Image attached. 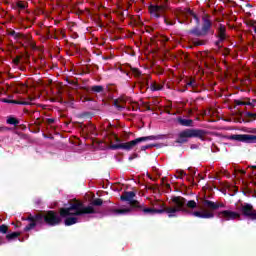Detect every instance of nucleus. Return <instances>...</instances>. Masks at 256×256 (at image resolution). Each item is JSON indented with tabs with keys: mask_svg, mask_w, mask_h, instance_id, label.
<instances>
[{
	"mask_svg": "<svg viewBox=\"0 0 256 256\" xmlns=\"http://www.w3.org/2000/svg\"><path fill=\"white\" fill-rule=\"evenodd\" d=\"M95 213L93 205L85 206L83 203L77 201L71 203L68 208L60 209V216L65 219V225H75L79 222V218L83 215H91Z\"/></svg>",
	"mask_w": 256,
	"mask_h": 256,
	"instance_id": "obj_1",
	"label": "nucleus"
},
{
	"mask_svg": "<svg viewBox=\"0 0 256 256\" xmlns=\"http://www.w3.org/2000/svg\"><path fill=\"white\" fill-rule=\"evenodd\" d=\"M185 205V200L181 197H172L171 198V206H165V204H161L160 209H156L154 207H146L138 204L136 209H140L143 215H161L162 213H167L168 217H177V213L182 211Z\"/></svg>",
	"mask_w": 256,
	"mask_h": 256,
	"instance_id": "obj_2",
	"label": "nucleus"
},
{
	"mask_svg": "<svg viewBox=\"0 0 256 256\" xmlns=\"http://www.w3.org/2000/svg\"><path fill=\"white\" fill-rule=\"evenodd\" d=\"M157 139H159V137L157 136L140 137L126 143L112 144L110 145V149H113V150L124 149V151H131V149L137 147L139 143H144L145 141H155Z\"/></svg>",
	"mask_w": 256,
	"mask_h": 256,
	"instance_id": "obj_3",
	"label": "nucleus"
},
{
	"mask_svg": "<svg viewBox=\"0 0 256 256\" xmlns=\"http://www.w3.org/2000/svg\"><path fill=\"white\" fill-rule=\"evenodd\" d=\"M207 132L200 129H185L178 134L177 143H187L190 139L197 137L198 139H204Z\"/></svg>",
	"mask_w": 256,
	"mask_h": 256,
	"instance_id": "obj_4",
	"label": "nucleus"
},
{
	"mask_svg": "<svg viewBox=\"0 0 256 256\" xmlns=\"http://www.w3.org/2000/svg\"><path fill=\"white\" fill-rule=\"evenodd\" d=\"M42 217L43 221L47 225H51L52 227H54L55 225H59V223H61V216H59V214H57V212L55 211H48L47 213L42 215Z\"/></svg>",
	"mask_w": 256,
	"mask_h": 256,
	"instance_id": "obj_5",
	"label": "nucleus"
},
{
	"mask_svg": "<svg viewBox=\"0 0 256 256\" xmlns=\"http://www.w3.org/2000/svg\"><path fill=\"white\" fill-rule=\"evenodd\" d=\"M218 217L223 221H235V219H241V213L233 210H223L218 213Z\"/></svg>",
	"mask_w": 256,
	"mask_h": 256,
	"instance_id": "obj_6",
	"label": "nucleus"
},
{
	"mask_svg": "<svg viewBox=\"0 0 256 256\" xmlns=\"http://www.w3.org/2000/svg\"><path fill=\"white\" fill-rule=\"evenodd\" d=\"M240 212L244 217H249L252 221H256V210L253 208V205L249 203L241 204Z\"/></svg>",
	"mask_w": 256,
	"mask_h": 256,
	"instance_id": "obj_7",
	"label": "nucleus"
},
{
	"mask_svg": "<svg viewBox=\"0 0 256 256\" xmlns=\"http://www.w3.org/2000/svg\"><path fill=\"white\" fill-rule=\"evenodd\" d=\"M121 201H128L130 207H139V201L135 200V192H124L120 197Z\"/></svg>",
	"mask_w": 256,
	"mask_h": 256,
	"instance_id": "obj_8",
	"label": "nucleus"
},
{
	"mask_svg": "<svg viewBox=\"0 0 256 256\" xmlns=\"http://www.w3.org/2000/svg\"><path fill=\"white\" fill-rule=\"evenodd\" d=\"M176 197H180L181 199L184 200V206L181 210L178 211V213H191L189 209H195V207H197V202H195L194 200H190L187 202V200L181 196Z\"/></svg>",
	"mask_w": 256,
	"mask_h": 256,
	"instance_id": "obj_9",
	"label": "nucleus"
},
{
	"mask_svg": "<svg viewBox=\"0 0 256 256\" xmlns=\"http://www.w3.org/2000/svg\"><path fill=\"white\" fill-rule=\"evenodd\" d=\"M190 215L199 217L200 219H213V217H215V214L208 210L190 212Z\"/></svg>",
	"mask_w": 256,
	"mask_h": 256,
	"instance_id": "obj_10",
	"label": "nucleus"
},
{
	"mask_svg": "<svg viewBox=\"0 0 256 256\" xmlns=\"http://www.w3.org/2000/svg\"><path fill=\"white\" fill-rule=\"evenodd\" d=\"M149 12L152 17H161L165 13V7L163 6H150Z\"/></svg>",
	"mask_w": 256,
	"mask_h": 256,
	"instance_id": "obj_11",
	"label": "nucleus"
},
{
	"mask_svg": "<svg viewBox=\"0 0 256 256\" xmlns=\"http://www.w3.org/2000/svg\"><path fill=\"white\" fill-rule=\"evenodd\" d=\"M204 206L207 207L208 209H212V211H215V210L219 209V207H223V204H219L217 202L206 200V201H204Z\"/></svg>",
	"mask_w": 256,
	"mask_h": 256,
	"instance_id": "obj_12",
	"label": "nucleus"
},
{
	"mask_svg": "<svg viewBox=\"0 0 256 256\" xmlns=\"http://www.w3.org/2000/svg\"><path fill=\"white\" fill-rule=\"evenodd\" d=\"M131 211H133L132 207H122L119 209L112 210V213H114V215H127V213H131Z\"/></svg>",
	"mask_w": 256,
	"mask_h": 256,
	"instance_id": "obj_13",
	"label": "nucleus"
},
{
	"mask_svg": "<svg viewBox=\"0 0 256 256\" xmlns=\"http://www.w3.org/2000/svg\"><path fill=\"white\" fill-rule=\"evenodd\" d=\"M225 31H226L225 26L222 24H219L218 26L219 41L216 42V45H219L220 41H225V37H226Z\"/></svg>",
	"mask_w": 256,
	"mask_h": 256,
	"instance_id": "obj_14",
	"label": "nucleus"
},
{
	"mask_svg": "<svg viewBox=\"0 0 256 256\" xmlns=\"http://www.w3.org/2000/svg\"><path fill=\"white\" fill-rule=\"evenodd\" d=\"M2 103H13L14 105H31V102L29 101H17V100H11L7 98H3Z\"/></svg>",
	"mask_w": 256,
	"mask_h": 256,
	"instance_id": "obj_15",
	"label": "nucleus"
},
{
	"mask_svg": "<svg viewBox=\"0 0 256 256\" xmlns=\"http://www.w3.org/2000/svg\"><path fill=\"white\" fill-rule=\"evenodd\" d=\"M178 123L179 125H182V127H193L192 119L178 118Z\"/></svg>",
	"mask_w": 256,
	"mask_h": 256,
	"instance_id": "obj_16",
	"label": "nucleus"
},
{
	"mask_svg": "<svg viewBox=\"0 0 256 256\" xmlns=\"http://www.w3.org/2000/svg\"><path fill=\"white\" fill-rule=\"evenodd\" d=\"M209 29H211V21L204 19V24L202 27V33L203 35H207Z\"/></svg>",
	"mask_w": 256,
	"mask_h": 256,
	"instance_id": "obj_17",
	"label": "nucleus"
},
{
	"mask_svg": "<svg viewBox=\"0 0 256 256\" xmlns=\"http://www.w3.org/2000/svg\"><path fill=\"white\" fill-rule=\"evenodd\" d=\"M27 221H31V223L38 222L43 223V215L29 216Z\"/></svg>",
	"mask_w": 256,
	"mask_h": 256,
	"instance_id": "obj_18",
	"label": "nucleus"
},
{
	"mask_svg": "<svg viewBox=\"0 0 256 256\" xmlns=\"http://www.w3.org/2000/svg\"><path fill=\"white\" fill-rule=\"evenodd\" d=\"M21 235V232H12L10 234L6 235L7 241H13L14 239H17Z\"/></svg>",
	"mask_w": 256,
	"mask_h": 256,
	"instance_id": "obj_19",
	"label": "nucleus"
},
{
	"mask_svg": "<svg viewBox=\"0 0 256 256\" xmlns=\"http://www.w3.org/2000/svg\"><path fill=\"white\" fill-rule=\"evenodd\" d=\"M6 122L8 125H15V126L19 125V120L12 116L8 117Z\"/></svg>",
	"mask_w": 256,
	"mask_h": 256,
	"instance_id": "obj_20",
	"label": "nucleus"
},
{
	"mask_svg": "<svg viewBox=\"0 0 256 256\" xmlns=\"http://www.w3.org/2000/svg\"><path fill=\"white\" fill-rule=\"evenodd\" d=\"M192 35H196V37H201L203 34V30H199L198 28H194L193 30L190 31Z\"/></svg>",
	"mask_w": 256,
	"mask_h": 256,
	"instance_id": "obj_21",
	"label": "nucleus"
},
{
	"mask_svg": "<svg viewBox=\"0 0 256 256\" xmlns=\"http://www.w3.org/2000/svg\"><path fill=\"white\" fill-rule=\"evenodd\" d=\"M36 226L37 222H31L24 228V231H31V229H35Z\"/></svg>",
	"mask_w": 256,
	"mask_h": 256,
	"instance_id": "obj_22",
	"label": "nucleus"
},
{
	"mask_svg": "<svg viewBox=\"0 0 256 256\" xmlns=\"http://www.w3.org/2000/svg\"><path fill=\"white\" fill-rule=\"evenodd\" d=\"M151 89L152 91H161L163 89V86L159 84H152Z\"/></svg>",
	"mask_w": 256,
	"mask_h": 256,
	"instance_id": "obj_23",
	"label": "nucleus"
},
{
	"mask_svg": "<svg viewBox=\"0 0 256 256\" xmlns=\"http://www.w3.org/2000/svg\"><path fill=\"white\" fill-rule=\"evenodd\" d=\"M187 15H191L196 20V23H199V18H197V15L191 11V9H186Z\"/></svg>",
	"mask_w": 256,
	"mask_h": 256,
	"instance_id": "obj_24",
	"label": "nucleus"
},
{
	"mask_svg": "<svg viewBox=\"0 0 256 256\" xmlns=\"http://www.w3.org/2000/svg\"><path fill=\"white\" fill-rule=\"evenodd\" d=\"M8 231H9V227L7 225L0 226V233L7 234Z\"/></svg>",
	"mask_w": 256,
	"mask_h": 256,
	"instance_id": "obj_25",
	"label": "nucleus"
},
{
	"mask_svg": "<svg viewBox=\"0 0 256 256\" xmlns=\"http://www.w3.org/2000/svg\"><path fill=\"white\" fill-rule=\"evenodd\" d=\"M91 89L95 93H101V91H103V86H93Z\"/></svg>",
	"mask_w": 256,
	"mask_h": 256,
	"instance_id": "obj_26",
	"label": "nucleus"
},
{
	"mask_svg": "<svg viewBox=\"0 0 256 256\" xmlns=\"http://www.w3.org/2000/svg\"><path fill=\"white\" fill-rule=\"evenodd\" d=\"M92 205H95V206L99 207V206L103 205V200L97 198V199H95V200L92 202Z\"/></svg>",
	"mask_w": 256,
	"mask_h": 256,
	"instance_id": "obj_27",
	"label": "nucleus"
},
{
	"mask_svg": "<svg viewBox=\"0 0 256 256\" xmlns=\"http://www.w3.org/2000/svg\"><path fill=\"white\" fill-rule=\"evenodd\" d=\"M16 7H18V9H25L26 4L20 1L16 3Z\"/></svg>",
	"mask_w": 256,
	"mask_h": 256,
	"instance_id": "obj_28",
	"label": "nucleus"
},
{
	"mask_svg": "<svg viewBox=\"0 0 256 256\" xmlns=\"http://www.w3.org/2000/svg\"><path fill=\"white\" fill-rule=\"evenodd\" d=\"M151 147H155V145H145L141 147V151H147V149H151Z\"/></svg>",
	"mask_w": 256,
	"mask_h": 256,
	"instance_id": "obj_29",
	"label": "nucleus"
},
{
	"mask_svg": "<svg viewBox=\"0 0 256 256\" xmlns=\"http://www.w3.org/2000/svg\"><path fill=\"white\" fill-rule=\"evenodd\" d=\"M234 103L236 105H246V102L245 101H241V100H235Z\"/></svg>",
	"mask_w": 256,
	"mask_h": 256,
	"instance_id": "obj_30",
	"label": "nucleus"
},
{
	"mask_svg": "<svg viewBox=\"0 0 256 256\" xmlns=\"http://www.w3.org/2000/svg\"><path fill=\"white\" fill-rule=\"evenodd\" d=\"M246 115H247V117L256 119V114L255 113L247 112Z\"/></svg>",
	"mask_w": 256,
	"mask_h": 256,
	"instance_id": "obj_31",
	"label": "nucleus"
},
{
	"mask_svg": "<svg viewBox=\"0 0 256 256\" xmlns=\"http://www.w3.org/2000/svg\"><path fill=\"white\" fill-rule=\"evenodd\" d=\"M133 73L134 75H136V77H139L141 75V72L138 69H133Z\"/></svg>",
	"mask_w": 256,
	"mask_h": 256,
	"instance_id": "obj_32",
	"label": "nucleus"
},
{
	"mask_svg": "<svg viewBox=\"0 0 256 256\" xmlns=\"http://www.w3.org/2000/svg\"><path fill=\"white\" fill-rule=\"evenodd\" d=\"M115 107H117V109H119V111H121V109H125V106L119 105V104H117V102H115Z\"/></svg>",
	"mask_w": 256,
	"mask_h": 256,
	"instance_id": "obj_33",
	"label": "nucleus"
},
{
	"mask_svg": "<svg viewBox=\"0 0 256 256\" xmlns=\"http://www.w3.org/2000/svg\"><path fill=\"white\" fill-rule=\"evenodd\" d=\"M3 131H9V127H7V126H1V127H0V132H3Z\"/></svg>",
	"mask_w": 256,
	"mask_h": 256,
	"instance_id": "obj_34",
	"label": "nucleus"
},
{
	"mask_svg": "<svg viewBox=\"0 0 256 256\" xmlns=\"http://www.w3.org/2000/svg\"><path fill=\"white\" fill-rule=\"evenodd\" d=\"M194 85H195V82H193V81H190V82L187 83L188 87H193Z\"/></svg>",
	"mask_w": 256,
	"mask_h": 256,
	"instance_id": "obj_35",
	"label": "nucleus"
},
{
	"mask_svg": "<svg viewBox=\"0 0 256 256\" xmlns=\"http://www.w3.org/2000/svg\"><path fill=\"white\" fill-rule=\"evenodd\" d=\"M21 90H22V91H27V85L22 84V85H21Z\"/></svg>",
	"mask_w": 256,
	"mask_h": 256,
	"instance_id": "obj_36",
	"label": "nucleus"
},
{
	"mask_svg": "<svg viewBox=\"0 0 256 256\" xmlns=\"http://www.w3.org/2000/svg\"><path fill=\"white\" fill-rule=\"evenodd\" d=\"M239 172L242 174V175H245V170H239Z\"/></svg>",
	"mask_w": 256,
	"mask_h": 256,
	"instance_id": "obj_37",
	"label": "nucleus"
},
{
	"mask_svg": "<svg viewBox=\"0 0 256 256\" xmlns=\"http://www.w3.org/2000/svg\"><path fill=\"white\" fill-rule=\"evenodd\" d=\"M120 103H125V99L121 98Z\"/></svg>",
	"mask_w": 256,
	"mask_h": 256,
	"instance_id": "obj_38",
	"label": "nucleus"
},
{
	"mask_svg": "<svg viewBox=\"0 0 256 256\" xmlns=\"http://www.w3.org/2000/svg\"><path fill=\"white\" fill-rule=\"evenodd\" d=\"M245 105H252V103L251 102H246V104Z\"/></svg>",
	"mask_w": 256,
	"mask_h": 256,
	"instance_id": "obj_39",
	"label": "nucleus"
},
{
	"mask_svg": "<svg viewBox=\"0 0 256 256\" xmlns=\"http://www.w3.org/2000/svg\"><path fill=\"white\" fill-rule=\"evenodd\" d=\"M195 45H201V43H199V42H196V43H195Z\"/></svg>",
	"mask_w": 256,
	"mask_h": 256,
	"instance_id": "obj_40",
	"label": "nucleus"
},
{
	"mask_svg": "<svg viewBox=\"0 0 256 256\" xmlns=\"http://www.w3.org/2000/svg\"><path fill=\"white\" fill-rule=\"evenodd\" d=\"M129 160H130V161H133V157H130Z\"/></svg>",
	"mask_w": 256,
	"mask_h": 256,
	"instance_id": "obj_41",
	"label": "nucleus"
},
{
	"mask_svg": "<svg viewBox=\"0 0 256 256\" xmlns=\"http://www.w3.org/2000/svg\"><path fill=\"white\" fill-rule=\"evenodd\" d=\"M254 31H255V33H256V26H254Z\"/></svg>",
	"mask_w": 256,
	"mask_h": 256,
	"instance_id": "obj_42",
	"label": "nucleus"
},
{
	"mask_svg": "<svg viewBox=\"0 0 256 256\" xmlns=\"http://www.w3.org/2000/svg\"><path fill=\"white\" fill-rule=\"evenodd\" d=\"M29 101H33V98H29Z\"/></svg>",
	"mask_w": 256,
	"mask_h": 256,
	"instance_id": "obj_43",
	"label": "nucleus"
},
{
	"mask_svg": "<svg viewBox=\"0 0 256 256\" xmlns=\"http://www.w3.org/2000/svg\"><path fill=\"white\" fill-rule=\"evenodd\" d=\"M253 168H256V166H252Z\"/></svg>",
	"mask_w": 256,
	"mask_h": 256,
	"instance_id": "obj_44",
	"label": "nucleus"
}]
</instances>
